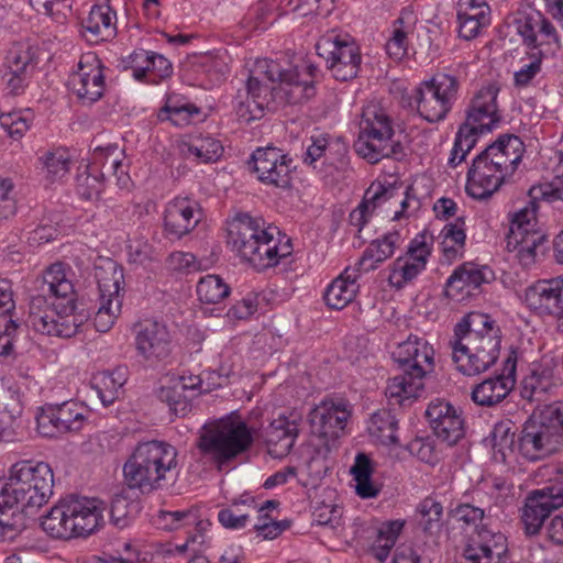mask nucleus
I'll list each match as a JSON object with an SVG mask.
<instances>
[{"mask_svg": "<svg viewBox=\"0 0 563 563\" xmlns=\"http://www.w3.org/2000/svg\"><path fill=\"white\" fill-rule=\"evenodd\" d=\"M427 233L417 235L409 244L405 256L397 257L389 266L388 283L396 289L411 284L426 269L431 249Z\"/></svg>", "mask_w": 563, "mask_h": 563, "instance_id": "nucleus-16", "label": "nucleus"}, {"mask_svg": "<svg viewBox=\"0 0 563 563\" xmlns=\"http://www.w3.org/2000/svg\"><path fill=\"white\" fill-rule=\"evenodd\" d=\"M257 179L277 188H288L291 183L292 159L277 147L257 148L249 163Z\"/></svg>", "mask_w": 563, "mask_h": 563, "instance_id": "nucleus-19", "label": "nucleus"}, {"mask_svg": "<svg viewBox=\"0 0 563 563\" xmlns=\"http://www.w3.org/2000/svg\"><path fill=\"white\" fill-rule=\"evenodd\" d=\"M400 241L401 236L397 231L389 232L380 239L373 241L363 252L355 266L361 272L374 271L380 263L394 255Z\"/></svg>", "mask_w": 563, "mask_h": 563, "instance_id": "nucleus-36", "label": "nucleus"}, {"mask_svg": "<svg viewBox=\"0 0 563 563\" xmlns=\"http://www.w3.org/2000/svg\"><path fill=\"white\" fill-rule=\"evenodd\" d=\"M33 113L30 110H19L0 115L1 126L10 136L19 139L30 129Z\"/></svg>", "mask_w": 563, "mask_h": 563, "instance_id": "nucleus-52", "label": "nucleus"}, {"mask_svg": "<svg viewBox=\"0 0 563 563\" xmlns=\"http://www.w3.org/2000/svg\"><path fill=\"white\" fill-rule=\"evenodd\" d=\"M132 331L136 353L148 365H156L169 355L172 338L164 323L144 319L134 323Z\"/></svg>", "mask_w": 563, "mask_h": 563, "instance_id": "nucleus-14", "label": "nucleus"}, {"mask_svg": "<svg viewBox=\"0 0 563 563\" xmlns=\"http://www.w3.org/2000/svg\"><path fill=\"white\" fill-rule=\"evenodd\" d=\"M464 342L472 347H476L482 354H485L495 361L498 360L500 351L499 328H490V332L477 335Z\"/></svg>", "mask_w": 563, "mask_h": 563, "instance_id": "nucleus-56", "label": "nucleus"}, {"mask_svg": "<svg viewBox=\"0 0 563 563\" xmlns=\"http://www.w3.org/2000/svg\"><path fill=\"white\" fill-rule=\"evenodd\" d=\"M481 495L479 490H475L472 503H460L450 510L451 518L463 529H474L464 548L465 563H504L508 552L507 538L499 531L479 525L486 511H490V506L482 504Z\"/></svg>", "mask_w": 563, "mask_h": 563, "instance_id": "nucleus-4", "label": "nucleus"}, {"mask_svg": "<svg viewBox=\"0 0 563 563\" xmlns=\"http://www.w3.org/2000/svg\"><path fill=\"white\" fill-rule=\"evenodd\" d=\"M253 435L247 424L239 416H228L202 428L198 449L219 468L238 455L247 451Z\"/></svg>", "mask_w": 563, "mask_h": 563, "instance_id": "nucleus-8", "label": "nucleus"}, {"mask_svg": "<svg viewBox=\"0 0 563 563\" xmlns=\"http://www.w3.org/2000/svg\"><path fill=\"white\" fill-rule=\"evenodd\" d=\"M542 49L532 51L529 54V62L514 74V82L516 87H526L541 71L542 60L544 58Z\"/></svg>", "mask_w": 563, "mask_h": 563, "instance_id": "nucleus-57", "label": "nucleus"}, {"mask_svg": "<svg viewBox=\"0 0 563 563\" xmlns=\"http://www.w3.org/2000/svg\"><path fill=\"white\" fill-rule=\"evenodd\" d=\"M351 411L343 401L323 400L310 412L312 433L334 441L344 430Z\"/></svg>", "mask_w": 563, "mask_h": 563, "instance_id": "nucleus-22", "label": "nucleus"}, {"mask_svg": "<svg viewBox=\"0 0 563 563\" xmlns=\"http://www.w3.org/2000/svg\"><path fill=\"white\" fill-rule=\"evenodd\" d=\"M527 305L540 314H552L558 318L556 328L563 317V280L543 279L528 287L525 292Z\"/></svg>", "mask_w": 563, "mask_h": 563, "instance_id": "nucleus-23", "label": "nucleus"}, {"mask_svg": "<svg viewBox=\"0 0 563 563\" xmlns=\"http://www.w3.org/2000/svg\"><path fill=\"white\" fill-rule=\"evenodd\" d=\"M457 14L490 23V8L485 0H460Z\"/></svg>", "mask_w": 563, "mask_h": 563, "instance_id": "nucleus-61", "label": "nucleus"}, {"mask_svg": "<svg viewBox=\"0 0 563 563\" xmlns=\"http://www.w3.org/2000/svg\"><path fill=\"white\" fill-rule=\"evenodd\" d=\"M115 12L110 5H93L88 16L82 21V27L89 34L88 40L98 42L112 38L117 34L114 23Z\"/></svg>", "mask_w": 563, "mask_h": 563, "instance_id": "nucleus-37", "label": "nucleus"}, {"mask_svg": "<svg viewBox=\"0 0 563 563\" xmlns=\"http://www.w3.org/2000/svg\"><path fill=\"white\" fill-rule=\"evenodd\" d=\"M201 211L198 203L189 198H175L165 210L164 230L173 239H181L199 223Z\"/></svg>", "mask_w": 563, "mask_h": 563, "instance_id": "nucleus-25", "label": "nucleus"}, {"mask_svg": "<svg viewBox=\"0 0 563 563\" xmlns=\"http://www.w3.org/2000/svg\"><path fill=\"white\" fill-rule=\"evenodd\" d=\"M563 507V471L542 487L530 490L521 511L526 534H538L551 514Z\"/></svg>", "mask_w": 563, "mask_h": 563, "instance_id": "nucleus-12", "label": "nucleus"}, {"mask_svg": "<svg viewBox=\"0 0 563 563\" xmlns=\"http://www.w3.org/2000/svg\"><path fill=\"white\" fill-rule=\"evenodd\" d=\"M276 235H280L276 227H266L262 218L247 213L235 217L229 228V243L257 271L276 265Z\"/></svg>", "mask_w": 563, "mask_h": 563, "instance_id": "nucleus-7", "label": "nucleus"}, {"mask_svg": "<svg viewBox=\"0 0 563 563\" xmlns=\"http://www.w3.org/2000/svg\"><path fill=\"white\" fill-rule=\"evenodd\" d=\"M137 511L139 504L131 498L129 490L122 489L112 496L110 503V517L117 527H125L129 519Z\"/></svg>", "mask_w": 563, "mask_h": 563, "instance_id": "nucleus-46", "label": "nucleus"}, {"mask_svg": "<svg viewBox=\"0 0 563 563\" xmlns=\"http://www.w3.org/2000/svg\"><path fill=\"white\" fill-rule=\"evenodd\" d=\"M197 519V512L191 509L176 511L162 510L158 512L155 523L161 529L174 530L185 526L195 525Z\"/></svg>", "mask_w": 563, "mask_h": 563, "instance_id": "nucleus-53", "label": "nucleus"}, {"mask_svg": "<svg viewBox=\"0 0 563 563\" xmlns=\"http://www.w3.org/2000/svg\"><path fill=\"white\" fill-rule=\"evenodd\" d=\"M12 189L13 184L9 178H0V224L15 213V200L10 196Z\"/></svg>", "mask_w": 563, "mask_h": 563, "instance_id": "nucleus-64", "label": "nucleus"}, {"mask_svg": "<svg viewBox=\"0 0 563 563\" xmlns=\"http://www.w3.org/2000/svg\"><path fill=\"white\" fill-rule=\"evenodd\" d=\"M426 416L434 434L449 445L456 444L465 433V422L462 410L445 399L431 401Z\"/></svg>", "mask_w": 563, "mask_h": 563, "instance_id": "nucleus-21", "label": "nucleus"}, {"mask_svg": "<svg viewBox=\"0 0 563 563\" xmlns=\"http://www.w3.org/2000/svg\"><path fill=\"white\" fill-rule=\"evenodd\" d=\"M457 79L449 74H438L422 81L411 96L413 104L426 121L435 123L451 111L459 90Z\"/></svg>", "mask_w": 563, "mask_h": 563, "instance_id": "nucleus-11", "label": "nucleus"}, {"mask_svg": "<svg viewBox=\"0 0 563 563\" xmlns=\"http://www.w3.org/2000/svg\"><path fill=\"white\" fill-rule=\"evenodd\" d=\"M316 48L338 80L346 81L357 75L361 54L354 42L327 35L318 41Z\"/></svg>", "mask_w": 563, "mask_h": 563, "instance_id": "nucleus-13", "label": "nucleus"}, {"mask_svg": "<svg viewBox=\"0 0 563 563\" xmlns=\"http://www.w3.org/2000/svg\"><path fill=\"white\" fill-rule=\"evenodd\" d=\"M20 410H0V441L11 442L18 435Z\"/></svg>", "mask_w": 563, "mask_h": 563, "instance_id": "nucleus-63", "label": "nucleus"}, {"mask_svg": "<svg viewBox=\"0 0 563 563\" xmlns=\"http://www.w3.org/2000/svg\"><path fill=\"white\" fill-rule=\"evenodd\" d=\"M178 452L164 441H146L136 445L123 465L124 481L130 489L151 494L163 488L177 470Z\"/></svg>", "mask_w": 563, "mask_h": 563, "instance_id": "nucleus-5", "label": "nucleus"}, {"mask_svg": "<svg viewBox=\"0 0 563 563\" xmlns=\"http://www.w3.org/2000/svg\"><path fill=\"white\" fill-rule=\"evenodd\" d=\"M335 0H290L294 4V11L300 16L323 15L328 16L334 9Z\"/></svg>", "mask_w": 563, "mask_h": 563, "instance_id": "nucleus-60", "label": "nucleus"}, {"mask_svg": "<svg viewBox=\"0 0 563 563\" xmlns=\"http://www.w3.org/2000/svg\"><path fill=\"white\" fill-rule=\"evenodd\" d=\"M550 373L547 369L536 367L531 369L530 375L522 380V397L532 399L537 395L544 394L550 386Z\"/></svg>", "mask_w": 563, "mask_h": 563, "instance_id": "nucleus-55", "label": "nucleus"}, {"mask_svg": "<svg viewBox=\"0 0 563 563\" xmlns=\"http://www.w3.org/2000/svg\"><path fill=\"white\" fill-rule=\"evenodd\" d=\"M54 475L47 463L21 461L0 484V540H13L53 494Z\"/></svg>", "mask_w": 563, "mask_h": 563, "instance_id": "nucleus-3", "label": "nucleus"}, {"mask_svg": "<svg viewBox=\"0 0 563 563\" xmlns=\"http://www.w3.org/2000/svg\"><path fill=\"white\" fill-rule=\"evenodd\" d=\"M38 159L51 183L62 180L69 173L70 156L64 148L46 151Z\"/></svg>", "mask_w": 563, "mask_h": 563, "instance_id": "nucleus-43", "label": "nucleus"}, {"mask_svg": "<svg viewBox=\"0 0 563 563\" xmlns=\"http://www.w3.org/2000/svg\"><path fill=\"white\" fill-rule=\"evenodd\" d=\"M35 51L29 43H15L5 57L7 69L12 74H29L34 68Z\"/></svg>", "mask_w": 563, "mask_h": 563, "instance_id": "nucleus-44", "label": "nucleus"}, {"mask_svg": "<svg viewBox=\"0 0 563 563\" xmlns=\"http://www.w3.org/2000/svg\"><path fill=\"white\" fill-rule=\"evenodd\" d=\"M71 538L95 532L102 523V503L90 498L66 500Z\"/></svg>", "mask_w": 563, "mask_h": 563, "instance_id": "nucleus-27", "label": "nucleus"}, {"mask_svg": "<svg viewBox=\"0 0 563 563\" xmlns=\"http://www.w3.org/2000/svg\"><path fill=\"white\" fill-rule=\"evenodd\" d=\"M539 21L540 13L527 15L517 21L518 34L532 51L541 49L540 47L543 46V41L538 42Z\"/></svg>", "mask_w": 563, "mask_h": 563, "instance_id": "nucleus-59", "label": "nucleus"}, {"mask_svg": "<svg viewBox=\"0 0 563 563\" xmlns=\"http://www.w3.org/2000/svg\"><path fill=\"white\" fill-rule=\"evenodd\" d=\"M241 507H244L243 501L233 503L230 508L220 510L218 514L220 523L230 529L244 528L251 520V514L249 508L245 507L243 510Z\"/></svg>", "mask_w": 563, "mask_h": 563, "instance_id": "nucleus-58", "label": "nucleus"}, {"mask_svg": "<svg viewBox=\"0 0 563 563\" xmlns=\"http://www.w3.org/2000/svg\"><path fill=\"white\" fill-rule=\"evenodd\" d=\"M398 421L388 410H380L372 415L367 430L378 442L389 445L396 444Z\"/></svg>", "mask_w": 563, "mask_h": 563, "instance_id": "nucleus-41", "label": "nucleus"}, {"mask_svg": "<svg viewBox=\"0 0 563 563\" xmlns=\"http://www.w3.org/2000/svg\"><path fill=\"white\" fill-rule=\"evenodd\" d=\"M41 526L43 530L53 538H71L66 500L54 506L49 512L42 518Z\"/></svg>", "mask_w": 563, "mask_h": 563, "instance_id": "nucleus-42", "label": "nucleus"}, {"mask_svg": "<svg viewBox=\"0 0 563 563\" xmlns=\"http://www.w3.org/2000/svg\"><path fill=\"white\" fill-rule=\"evenodd\" d=\"M484 268L474 263H464L454 269L445 284V296L461 301L473 296L482 284L487 283Z\"/></svg>", "mask_w": 563, "mask_h": 563, "instance_id": "nucleus-30", "label": "nucleus"}, {"mask_svg": "<svg viewBox=\"0 0 563 563\" xmlns=\"http://www.w3.org/2000/svg\"><path fill=\"white\" fill-rule=\"evenodd\" d=\"M517 357L512 352L506 361L508 374L487 378L475 385L471 393L472 400L482 407H494L501 402L515 386V371Z\"/></svg>", "mask_w": 563, "mask_h": 563, "instance_id": "nucleus-26", "label": "nucleus"}, {"mask_svg": "<svg viewBox=\"0 0 563 563\" xmlns=\"http://www.w3.org/2000/svg\"><path fill=\"white\" fill-rule=\"evenodd\" d=\"M519 451L526 459L538 461L563 446V402L549 406L539 417L529 419L518 440Z\"/></svg>", "mask_w": 563, "mask_h": 563, "instance_id": "nucleus-9", "label": "nucleus"}, {"mask_svg": "<svg viewBox=\"0 0 563 563\" xmlns=\"http://www.w3.org/2000/svg\"><path fill=\"white\" fill-rule=\"evenodd\" d=\"M537 209V201L531 199L527 206L515 212L507 235L508 251L516 252L525 268L534 265L548 251V235L538 225Z\"/></svg>", "mask_w": 563, "mask_h": 563, "instance_id": "nucleus-10", "label": "nucleus"}, {"mask_svg": "<svg viewBox=\"0 0 563 563\" xmlns=\"http://www.w3.org/2000/svg\"><path fill=\"white\" fill-rule=\"evenodd\" d=\"M361 271L356 266L346 267L340 276L332 280L324 292L325 303L332 309H343L356 296L358 285L356 284Z\"/></svg>", "mask_w": 563, "mask_h": 563, "instance_id": "nucleus-34", "label": "nucleus"}, {"mask_svg": "<svg viewBox=\"0 0 563 563\" xmlns=\"http://www.w3.org/2000/svg\"><path fill=\"white\" fill-rule=\"evenodd\" d=\"M122 164L118 157L110 158L107 156L106 162L102 163L101 169L97 162L91 166H87L84 172H80L76 177V188L78 195L86 199H97L103 189V176L106 172H112L118 175V170Z\"/></svg>", "mask_w": 563, "mask_h": 563, "instance_id": "nucleus-32", "label": "nucleus"}, {"mask_svg": "<svg viewBox=\"0 0 563 563\" xmlns=\"http://www.w3.org/2000/svg\"><path fill=\"white\" fill-rule=\"evenodd\" d=\"M86 409L76 401H65L46 409L37 417L38 432L44 437H56L79 431L86 420Z\"/></svg>", "mask_w": 563, "mask_h": 563, "instance_id": "nucleus-20", "label": "nucleus"}, {"mask_svg": "<svg viewBox=\"0 0 563 563\" xmlns=\"http://www.w3.org/2000/svg\"><path fill=\"white\" fill-rule=\"evenodd\" d=\"M434 351L427 341L409 338L393 352L394 360L402 371L426 373L432 369Z\"/></svg>", "mask_w": 563, "mask_h": 563, "instance_id": "nucleus-31", "label": "nucleus"}, {"mask_svg": "<svg viewBox=\"0 0 563 563\" xmlns=\"http://www.w3.org/2000/svg\"><path fill=\"white\" fill-rule=\"evenodd\" d=\"M68 87L84 104H92L103 96V65L96 54L81 56L77 70L69 76Z\"/></svg>", "mask_w": 563, "mask_h": 563, "instance_id": "nucleus-17", "label": "nucleus"}, {"mask_svg": "<svg viewBox=\"0 0 563 563\" xmlns=\"http://www.w3.org/2000/svg\"><path fill=\"white\" fill-rule=\"evenodd\" d=\"M107 273L109 276L98 277L100 305L93 319L96 330L101 333L108 332L113 327L122 308L120 290L123 271L110 263Z\"/></svg>", "mask_w": 563, "mask_h": 563, "instance_id": "nucleus-18", "label": "nucleus"}, {"mask_svg": "<svg viewBox=\"0 0 563 563\" xmlns=\"http://www.w3.org/2000/svg\"><path fill=\"white\" fill-rule=\"evenodd\" d=\"M498 92L499 86L496 82L482 87L473 97L465 122L460 128L476 137L495 129L500 122L497 106Z\"/></svg>", "mask_w": 563, "mask_h": 563, "instance_id": "nucleus-15", "label": "nucleus"}, {"mask_svg": "<svg viewBox=\"0 0 563 563\" xmlns=\"http://www.w3.org/2000/svg\"><path fill=\"white\" fill-rule=\"evenodd\" d=\"M492 161L478 154L467 172L466 191L476 199H485L496 192L508 179Z\"/></svg>", "mask_w": 563, "mask_h": 563, "instance_id": "nucleus-24", "label": "nucleus"}, {"mask_svg": "<svg viewBox=\"0 0 563 563\" xmlns=\"http://www.w3.org/2000/svg\"><path fill=\"white\" fill-rule=\"evenodd\" d=\"M230 294V287L218 275H207L197 284V295L201 302L218 303Z\"/></svg>", "mask_w": 563, "mask_h": 563, "instance_id": "nucleus-48", "label": "nucleus"}, {"mask_svg": "<svg viewBox=\"0 0 563 563\" xmlns=\"http://www.w3.org/2000/svg\"><path fill=\"white\" fill-rule=\"evenodd\" d=\"M373 471L371 459L364 453H358L351 467V474L355 482V492L363 499L374 498L379 494V486L372 481Z\"/></svg>", "mask_w": 563, "mask_h": 563, "instance_id": "nucleus-39", "label": "nucleus"}, {"mask_svg": "<svg viewBox=\"0 0 563 563\" xmlns=\"http://www.w3.org/2000/svg\"><path fill=\"white\" fill-rule=\"evenodd\" d=\"M124 383V375L119 369L112 373H101L96 377L95 387L104 406L112 405L119 398Z\"/></svg>", "mask_w": 563, "mask_h": 563, "instance_id": "nucleus-47", "label": "nucleus"}, {"mask_svg": "<svg viewBox=\"0 0 563 563\" xmlns=\"http://www.w3.org/2000/svg\"><path fill=\"white\" fill-rule=\"evenodd\" d=\"M418 523L427 533H433L441 528L443 507L432 497L424 498L417 508Z\"/></svg>", "mask_w": 563, "mask_h": 563, "instance_id": "nucleus-49", "label": "nucleus"}, {"mask_svg": "<svg viewBox=\"0 0 563 563\" xmlns=\"http://www.w3.org/2000/svg\"><path fill=\"white\" fill-rule=\"evenodd\" d=\"M426 373L404 371L388 380L386 397L391 406H407L416 400L423 390L422 378Z\"/></svg>", "mask_w": 563, "mask_h": 563, "instance_id": "nucleus-33", "label": "nucleus"}, {"mask_svg": "<svg viewBox=\"0 0 563 563\" xmlns=\"http://www.w3.org/2000/svg\"><path fill=\"white\" fill-rule=\"evenodd\" d=\"M525 153L523 142L515 134L500 135L494 143L486 146L482 154L493 162L509 178L518 168Z\"/></svg>", "mask_w": 563, "mask_h": 563, "instance_id": "nucleus-28", "label": "nucleus"}, {"mask_svg": "<svg viewBox=\"0 0 563 563\" xmlns=\"http://www.w3.org/2000/svg\"><path fill=\"white\" fill-rule=\"evenodd\" d=\"M70 275V267L57 262L36 279L38 294L31 297L27 314V323L36 332L69 339L88 321L89 314L77 310Z\"/></svg>", "mask_w": 563, "mask_h": 563, "instance_id": "nucleus-2", "label": "nucleus"}, {"mask_svg": "<svg viewBox=\"0 0 563 563\" xmlns=\"http://www.w3.org/2000/svg\"><path fill=\"white\" fill-rule=\"evenodd\" d=\"M415 16L411 11L402 10L393 23L391 35L385 44L387 55L401 60L408 52V34L413 31Z\"/></svg>", "mask_w": 563, "mask_h": 563, "instance_id": "nucleus-38", "label": "nucleus"}, {"mask_svg": "<svg viewBox=\"0 0 563 563\" xmlns=\"http://www.w3.org/2000/svg\"><path fill=\"white\" fill-rule=\"evenodd\" d=\"M299 418L295 415H280L274 419L264 431L268 453L275 459L288 455L299 434Z\"/></svg>", "mask_w": 563, "mask_h": 563, "instance_id": "nucleus-29", "label": "nucleus"}, {"mask_svg": "<svg viewBox=\"0 0 563 563\" xmlns=\"http://www.w3.org/2000/svg\"><path fill=\"white\" fill-rule=\"evenodd\" d=\"M126 252L130 263L142 266L157 261L158 256L154 246L142 235H134L128 240Z\"/></svg>", "mask_w": 563, "mask_h": 563, "instance_id": "nucleus-51", "label": "nucleus"}, {"mask_svg": "<svg viewBox=\"0 0 563 563\" xmlns=\"http://www.w3.org/2000/svg\"><path fill=\"white\" fill-rule=\"evenodd\" d=\"M188 151L195 155L201 163H211L218 161L222 153L223 146L220 141L207 135V136H194L189 144Z\"/></svg>", "mask_w": 563, "mask_h": 563, "instance_id": "nucleus-50", "label": "nucleus"}, {"mask_svg": "<svg viewBox=\"0 0 563 563\" xmlns=\"http://www.w3.org/2000/svg\"><path fill=\"white\" fill-rule=\"evenodd\" d=\"M150 53L144 49L134 51L122 60L125 69L133 70L136 80H143L148 73Z\"/></svg>", "mask_w": 563, "mask_h": 563, "instance_id": "nucleus-62", "label": "nucleus"}, {"mask_svg": "<svg viewBox=\"0 0 563 563\" xmlns=\"http://www.w3.org/2000/svg\"><path fill=\"white\" fill-rule=\"evenodd\" d=\"M490 328H498L490 316L473 311L455 324L454 335L451 340H460L464 342L477 335L490 332Z\"/></svg>", "mask_w": 563, "mask_h": 563, "instance_id": "nucleus-40", "label": "nucleus"}, {"mask_svg": "<svg viewBox=\"0 0 563 563\" xmlns=\"http://www.w3.org/2000/svg\"><path fill=\"white\" fill-rule=\"evenodd\" d=\"M317 71L318 68L308 63L284 68L278 62L257 59L245 85L254 107L240 103L235 107L236 115L251 122L261 119L265 110L274 109L275 104H296L311 99L316 95Z\"/></svg>", "mask_w": 563, "mask_h": 563, "instance_id": "nucleus-1", "label": "nucleus"}, {"mask_svg": "<svg viewBox=\"0 0 563 563\" xmlns=\"http://www.w3.org/2000/svg\"><path fill=\"white\" fill-rule=\"evenodd\" d=\"M357 128V140L353 148L360 157L371 164L384 158L400 161L405 157L401 142L394 140L393 120L379 103L369 102L362 108Z\"/></svg>", "mask_w": 563, "mask_h": 563, "instance_id": "nucleus-6", "label": "nucleus"}, {"mask_svg": "<svg viewBox=\"0 0 563 563\" xmlns=\"http://www.w3.org/2000/svg\"><path fill=\"white\" fill-rule=\"evenodd\" d=\"M477 140L478 137L474 136V134L467 133L465 129L459 128L448 159V165L455 168L464 162L467 154L475 147Z\"/></svg>", "mask_w": 563, "mask_h": 563, "instance_id": "nucleus-54", "label": "nucleus"}, {"mask_svg": "<svg viewBox=\"0 0 563 563\" xmlns=\"http://www.w3.org/2000/svg\"><path fill=\"white\" fill-rule=\"evenodd\" d=\"M452 360L459 372L467 376L478 375L490 368L496 361L482 354L476 347H472L463 341L450 340Z\"/></svg>", "mask_w": 563, "mask_h": 563, "instance_id": "nucleus-35", "label": "nucleus"}, {"mask_svg": "<svg viewBox=\"0 0 563 563\" xmlns=\"http://www.w3.org/2000/svg\"><path fill=\"white\" fill-rule=\"evenodd\" d=\"M200 110L192 103L174 101L168 99L164 108L158 113L161 121L168 120L176 126H186L191 123L194 117L198 115Z\"/></svg>", "mask_w": 563, "mask_h": 563, "instance_id": "nucleus-45", "label": "nucleus"}]
</instances>
